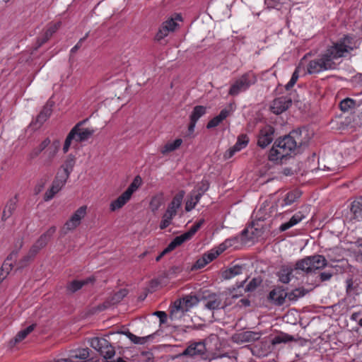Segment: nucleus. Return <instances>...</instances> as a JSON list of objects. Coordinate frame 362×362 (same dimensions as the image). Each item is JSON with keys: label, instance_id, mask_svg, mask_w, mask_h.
I'll return each instance as SVG.
<instances>
[{"label": "nucleus", "instance_id": "f257e3e1", "mask_svg": "<svg viewBox=\"0 0 362 362\" xmlns=\"http://www.w3.org/2000/svg\"><path fill=\"white\" fill-rule=\"evenodd\" d=\"M356 48V41L354 38L350 35H345L328 46L318 58L310 60L307 67L308 72L310 74H315L335 69L337 64L334 60L345 57L346 54Z\"/></svg>", "mask_w": 362, "mask_h": 362}, {"label": "nucleus", "instance_id": "f03ea898", "mask_svg": "<svg viewBox=\"0 0 362 362\" xmlns=\"http://www.w3.org/2000/svg\"><path fill=\"white\" fill-rule=\"evenodd\" d=\"M303 133L307 135L305 129L293 130L289 134L276 140L269 151V160L275 162L281 161L295 152L298 148L306 145L308 141L305 139V138H303Z\"/></svg>", "mask_w": 362, "mask_h": 362}, {"label": "nucleus", "instance_id": "7ed1b4c3", "mask_svg": "<svg viewBox=\"0 0 362 362\" xmlns=\"http://www.w3.org/2000/svg\"><path fill=\"white\" fill-rule=\"evenodd\" d=\"M327 265V260L321 255L305 257L296 262L295 269L300 270L306 274L322 269Z\"/></svg>", "mask_w": 362, "mask_h": 362}, {"label": "nucleus", "instance_id": "20e7f679", "mask_svg": "<svg viewBox=\"0 0 362 362\" xmlns=\"http://www.w3.org/2000/svg\"><path fill=\"white\" fill-rule=\"evenodd\" d=\"M257 82L255 74L251 71L247 72L238 78L231 85L228 94L233 96L247 90L252 85Z\"/></svg>", "mask_w": 362, "mask_h": 362}, {"label": "nucleus", "instance_id": "39448f33", "mask_svg": "<svg viewBox=\"0 0 362 362\" xmlns=\"http://www.w3.org/2000/svg\"><path fill=\"white\" fill-rule=\"evenodd\" d=\"M86 210V206H81L79 207L70 217V218L66 221L62 229V233L64 235H66L69 231H72L76 229L81 224V220L85 217Z\"/></svg>", "mask_w": 362, "mask_h": 362}, {"label": "nucleus", "instance_id": "423d86ee", "mask_svg": "<svg viewBox=\"0 0 362 362\" xmlns=\"http://www.w3.org/2000/svg\"><path fill=\"white\" fill-rule=\"evenodd\" d=\"M68 178V176L61 173V170H59L52 182L50 189L45 192L44 199L45 201L52 199L64 186Z\"/></svg>", "mask_w": 362, "mask_h": 362}, {"label": "nucleus", "instance_id": "0eeeda50", "mask_svg": "<svg viewBox=\"0 0 362 362\" xmlns=\"http://www.w3.org/2000/svg\"><path fill=\"white\" fill-rule=\"evenodd\" d=\"M90 351L88 348L70 350L68 358H60L53 362H88Z\"/></svg>", "mask_w": 362, "mask_h": 362}, {"label": "nucleus", "instance_id": "6e6552de", "mask_svg": "<svg viewBox=\"0 0 362 362\" xmlns=\"http://www.w3.org/2000/svg\"><path fill=\"white\" fill-rule=\"evenodd\" d=\"M55 232L56 227L52 226L45 233L42 234L30 247L31 253L33 255H37L41 249L47 245V243Z\"/></svg>", "mask_w": 362, "mask_h": 362}, {"label": "nucleus", "instance_id": "1a4fd4ad", "mask_svg": "<svg viewBox=\"0 0 362 362\" xmlns=\"http://www.w3.org/2000/svg\"><path fill=\"white\" fill-rule=\"evenodd\" d=\"M206 352V345L204 341L193 342L190 344L182 353V356L189 357L202 356Z\"/></svg>", "mask_w": 362, "mask_h": 362}, {"label": "nucleus", "instance_id": "9d476101", "mask_svg": "<svg viewBox=\"0 0 362 362\" xmlns=\"http://www.w3.org/2000/svg\"><path fill=\"white\" fill-rule=\"evenodd\" d=\"M274 129L272 126L262 128L259 134L257 145L264 148L270 144L274 139Z\"/></svg>", "mask_w": 362, "mask_h": 362}, {"label": "nucleus", "instance_id": "9b49d317", "mask_svg": "<svg viewBox=\"0 0 362 362\" xmlns=\"http://www.w3.org/2000/svg\"><path fill=\"white\" fill-rule=\"evenodd\" d=\"M175 20H181V16L178 14L176 15ZM177 25V23L175 22L174 18H170L163 23L160 28L156 34V40L159 41L163 39L170 32L174 31Z\"/></svg>", "mask_w": 362, "mask_h": 362}, {"label": "nucleus", "instance_id": "f8f14e48", "mask_svg": "<svg viewBox=\"0 0 362 362\" xmlns=\"http://www.w3.org/2000/svg\"><path fill=\"white\" fill-rule=\"evenodd\" d=\"M291 104L292 100L291 98L286 96L279 97L274 100L271 105V110L274 114L279 115L288 109Z\"/></svg>", "mask_w": 362, "mask_h": 362}, {"label": "nucleus", "instance_id": "ddd939ff", "mask_svg": "<svg viewBox=\"0 0 362 362\" xmlns=\"http://www.w3.org/2000/svg\"><path fill=\"white\" fill-rule=\"evenodd\" d=\"M127 293L128 291L127 289H120L119 291L116 292L112 296H110L103 303L98 305L96 310L102 311L107 309L112 305L119 303L127 295Z\"/></svg>", "mask_w": 362, "mask_h": 362}, {"label": "nucleus", "instance_id": "4468645a", "mask_svg": "<svg viewBox=\"0 0 362 362\" xmlns=\"http://www.w3.org/2000/svg\"><path fill=\"white\" fill-rule=\"evenodd\" d=\"M287 298V292L282 287H276L269 294V299L276 305H282Z\"/></svg>", "mask_w": 362, "mask_h": 362}, {"label": "nucleus", "instance_id": "2eb2a0df", "mask_svg": "<svg viewBox=\"0 0 362 362\" xmlns=\"http://www.w3.org/2000/svg\"><path fill=\"white\" fill-rule=\"evenodd\" d=\"M190 310V308L187 307L185 303L180 299L175 301L170 313V318L172 320L180 319L184 315Z\"/></svg>", "mask_w": 362, "mask_h": 362}, {"label": "nucleus", "instance_id": "dca6fc26", "mask_svg": "<svg viewBox=\"0 0 362 362\" xmlns=\"http://www.w3.org/2000/svg\"><path fill=\"white\" fill-rule=\"evenodd\" d=\"M52 106L53 103L50 101H48L45 105L39 115L37 116L35 121L33 122V124L35 126V128L41 127V125L50 117L52 112Z\"/></svg>", "mask_w": 362, "mask_h": 362}, {"label": "nucleus", "instance_id": "f3484780", "mask_svg": "<svg viewBox=\"0 0 362 362\" xmlns=\"http://www.w3.org/2000/svg\"><path fill=\"white\" fill-rule=\"evenodd\" d=\"M206 112V107L202 105H197L194 107L190 115V123L188 127V131L192 133L194 132L195 125L199 119Z\"/></svg>", "mask_w": 362, "mask_h": 362}, {"label": "nucleus", "instance_id": "a211bd4d", "mask_svg": "<svg viewBox=\"0 0 362 362\" xmlns=\"http://www.w3.org/2000/svg\"><path fill=\"white\" fill-rule=\"evenodd\" d=\"M18 202V198L17 194H16L14 197H13L12 198L9 199L7 201L2 211V221H6L8 218H10L12 216V214L16 209Z\"/></svg>", "mask_w": 362, "mask_h": 362}, {"label": "nucleus", "instance_id": "6ab92c4d", "mask_svg": "<svg viewBox=\"0 0 362 362\" xmlns=\"http://www.w3.org/2000/svg\"><path fill=\"white\" fill-rule=\"evenodd\" d=\"M60 26L61 22L49 24L44 34L41 37H39L37 39V42L38 44V47H40L43 44L47 42L52 36V35L58 30Z\"/></svg>", "mask_w": 362, "mask_h": 362}, {"label": "nucleus", "instance_id": "aec40b11", "mask_svg": "<svg viewBox=\"0 0 362 362\" xmlns=\"http://www.w3.org/2000/svg\"><path fill=\"white\" fill-rule=\"evenodd\" d=\"M248 142V136L246 134H240L238 136L235 144L227 151L226 156L227 158H231L235 152H238L246 147Z\"/></svg>", "mask_w": 362, "mask_h": 362}, {"label": "nucleus", "instance_id": "412c9836", "mask_svg": "<svg viewBox=\"0 0 362 362\" xmlns=\"http://www.w3.org/2000/svg\"><path fill=\"white\" fill-rule=\"evenodd\" d=\"M59 142L54 143V146L48 148L43 153L42 159V164L45 166H50L54 158L55 157L57 151Z\"/></svg>", "mask_w": 362, "mask_h": 362}, {"label": "nucleus", "instance_id": "4be33fe9", "mask_svg": "<svg viewBox=\"0 0 362 362\" xmlns=\"http://www.w3.org/2000/svg\"><path fill=\"white\" fill-rule=\"evenodd\" d=\"M204 306L207 309L213 310L223 308L226 305L222 303V300L216 294H212L209 296Z\"/></svg>", "mask_w": 362, "mask_h": 362}, {"label": "nucleus", "instance_id": "5701e85b", "mask_svg": "<svg viewBox=\"0 0 362 362\" xmlns=\"http://www.w3.org/2000/svg\"><path fill=\"white\" fill-rule=\"evenodd\" d=\"M92 281L90 278L85 280H74L67 283L66 286V291L67 294H73L80 290L83 286Z\"/></svg>", "mask_w": 362, "mask_h": 362}, {"label": "nucleus", "instance_id": "b1692460", "mask_svg": "<svg viewBox=\"0 0 362 362\" xmlns=\"http://www.w3.org/2000/svg\"><path fill=\"white\" fill-rule=\"evenodd\" d=\"M204 222L205 220L204 218L199 219L190 228L187 232L179 235L180 238L182 240L183 243L190 240L192 236L197 232V230L202 227Z\"/></svg>", "mask_w": 362, "mask_h": 362}, {"label": "nucleus", "instance_id": "393cba45", "mask_svg": "<svg viewBox=\"0 0 362 362\" xmlns=\"http://www.w3.org/2000/svg\"><path fill=\"white\" fill-rule=\"evenodd\" d=\"M75 141L76 142H83L88 140L95 132L93 129L78 127L76 130Z\"/></svg>", "mask_w": 362, "mask_h": 362}, {"label": "nucleus", "instance_id": "a878e982", "mask_svg": "<svg viewBox=\"0 0 362 362\" xmlns=\"http://www.w3.org/2000/svg\"><path fill=\"white\" fill-rule=\"evenodd\" d=\"M305 218L304 215L302 214V212L298 211L296 214H295L291 218L284 223H282L279 227V230L283 232L285 231L290 228L293 227V226L296 225L299 222H300L303 218Z\"/></svg>", "mask_w": 362, "mask_h": 362}, {"label": "nucleus", "instance_id": "bb28decb", "mask_svg": "<svg viewBox=\"0 0 362 362\" xmlns=\"http://www.w3.org/2000/svg\"><path fill=\"white\" fill-rule=\"evenodd\" d=\"M230 113V110L226 108L223 109L218 115L216 116L208 122L206 128L211 129L217 127L223 119H225L227 117L229 116Z\"/></svg>", "mask_w": 362, "mask_h": 362}, {"label": "nucleus", "instance_id": "cd10ccee", "mask_svg": "<svg viewBox=\"0 0 362 362\" xmlns=\"http://www.w3.org/2000/svg\"><path fill=\"white\" fill-rule=\"evenodd\" d=\"M130 197L124 192L115 200L112 201L110 205L111 211H115L121 209L130 199Z\"/></svg>", "mask_w": 362, "mask_h": 362}, {"label": "nucleus", "instance_id": "c85d7f7f", "mask_svg": "<svg viewBox=\"0 0 362 362\" xmlns=\"http://www.w3.org/2000/svg\"><path fill=\"white\" fill-rule=\"evenodd\" d=\"M50 139L49 138H46L44 139L37 146L34 148L30 153L28 154V157L30 160H32L37 158L46 148L50 144Z\"/></svg>", "mask_w": 362, "mask_h": 362}, {"label": "nucleus", "instance_id": "c756f323", "mask_svg": "<svg viewBox=\"0 0 362 362\" xmlns=\"http://www.w3.org/2000/svg\"><path fill=\"white\" fill-rule=\"evenodd\" d=\"M76 163V158L74 156L69 154L67 156L64 164L62 165L61 168L62 170H61V173L68 176L69 177V175L71 173L73 170V168L74 167Z\"/></svg>", "mask_w": 362, "mask_h": 362}, {"label": "nucleus", "instance_id": "7c9ffc66", "mask_svg": "<svg viewBox=\"0 0 362 362\" xmlns=\"http://www.w3.org/2000/svg\"><path fill=\"white\" fill-rule=\"evenodd\" d=\"M117 333L126 335L131 340V341L135 344H144L148 341V339L153 338V334H149L148 336L141 337L136 336L129 331H121L117 332Z\"/></svg>", "mask_w": 362, "mask_h": 362}, {"label": "nucleus", "instance_id": "2f4dec72", "mask_svg": "<svg viewBox=\"0 0 362 362\" xmlns=\"http://www.w3.org/2000/svg\"><path fill=\"white\" fill-rule=\"evenodd\" d=\"M293 269L289 266H282L277 275L279 281L284 284H288L291 281V276Z\"/></svg>", "mask_w": 362, "mask_h": 362}, {"label": "nucleus", "instance_id": "473e14b6", "mask_svg": "<svg viewBox=\"0 0 362 362\" xmlns=\"http://www.w3.org/2000/svg\"><path fill=\"white\" fill-rule=\"evenodd\" d=\"M351 211L354 219L358 221H362V197L352 202Z\"/></svg>", "mask_w": 362, "mask_h": 362}, {"label": "nucleus", "instance_id": "72a5a7b5", "mask_svg": "<svg viewBox=\"0 0 362 362\" xmlns=\"http://www.w3.org/2000/svg\"><path fill=\"white\" fill-rule=\"evenodd\" d=\"M98 352L102 356H103L104 358L107 360L111 359L115 354V348L107 339L106 344H103Z\"/></svg>", "mask_w": 362, "mask_h": 362}, {"label": "nucleus", "instance_id": "f704fd0d", "mask_svg": "<svg viewBox=\"0 0 362 362\" xmlns=\"http://www.w3.org/2000/svg\"><path fill=\"white\" fill-rule=\"evenodd\" d=\"M23 240L20 242L19 248L18 250H13L4 261L1 268L6 272V274H9L10 271L12 269L13 264L10 263L9 261H11L13 258H16L18 255L19 250L23 247Z\"/></svg>", "mask_w": 362, "mask_h": 362}, {"label": "nucleus", "instance_id": "c9c22d12", "mask_svg": "<svg viewBox=\"0 0 362 362\" xmlns=\"http://www.w3.org/2000/svg\"><path fill=\"white\" fill-rule=\"evenodd\" d=\"M238 338L243 342L255 341L260 338V334L252 331H246L239 334Z\"/></svg>", "mask_w": 362, "mask_h": 362}, {"label": "nucleus", "instance_id": "e433bc0d", "mask_svg": "<svg viewBox=\"0 0 362 362\" xmlns=\"http://www.w3.org/2000/svg\"><path fill=\"white\" fill-rule=\"evenodd\" d=\"M243 267L239 265H235L230 267L222 272V277L224 279H230L234 276L242 274Z\"/></svg>", "mask_w": 362, "mask_h": 362}, {"label": "nucleus", "instance_id": "4c0bfd02", "mask_svg": "<svg viewBox=\"0 0 362 362\" xmlns=\"http://www.w3.org/2000/svg\"><path fill=\"white\" fill-rule=\"evenodd\" d=\"M202 197H200V194H194L193 191L191 192L189 199L186 202L185 204V211H192L197 204L199 202Z\"/></svg>", "mask_w": 362, "mask_h": 362}, {"label": "nucleus", "instance_id": "58836bf2", "mask_svg": "<svg viewBox=\"0 0 362 362\" xmlns=\"http://www.w3.org/2000/svg\"><path fill=\"white\" fill-rule=\"evenodd\" d=\"M308 293V291L304 288H298L292 290L291 292H287V298L291 301H296L300 298L303 297Z\"/></svg>", "mask_w": 362, "mask_h": 362}, {"label": "nucleus", "instance_id": "ea45409f", "mask_svg": "<svg viewBox=\"0 0 362 362\" xmlns=\"http://www.w3.org/2000/svg\"><path fill=\"white\" fill-rule=\"evenodd\" d=\"M182 140L181 139H177L173 142L167 143L160 149V152L163 154H166L169 152L173 151L177 149L182 144Z\"/></svg>", "mask_w": 362, "mask_h": 362}, {"label": "nucleus", "instance_id": "a19ab883", "mask_svg": "<svg viewBox=\"0 0 362 362\" xmlns=\"http://www.w3.org/2000/svg\"><path fill=\"white\" fill-rule=\"evenodd\" d=\"M36 325L32 324L31 325L28 326L24 329L21 330L18 332V334L16 335V337L13 339L14 343H18L21 341H23L24 339L26 338V337L31 333L35 328Z\"/></svg>", "mask_w": 362, "mask_h": 362}, {"label": "nucleus", "instance_id": "79ce46f5", "mask_svg": "<svg viewBox=\"0 0 362 362\" xmlns=\"http://www.w3.org/2000/svg\"><path fill=\"white\" fill-rule=\"evenodd\" d=\"M294 340L295 339L293 336L281 332V334L275 336L272 339V344L273 345H276L281 343H287L288 341H292Z\"/></svg>", "mask_w": 362, "mask_h": 362}, {"label": "nucleus", "instance_id": "37998d69", "mask_svg": "<svg viewBox=\"0 0 362 362\" xmlns=\"http://www.w3.org/2000/svg\"><path fill=\"white\" fill-rule=\"evenodd\" d=\"M300 197V193L298 191H292L286 195L283 200L282 206H289L294 203Z\"/></svg>", "mask_w": 362, "mask_h": 362}, {"label": "nucleus", "instance_id": "c03bdc74", "mask_svg": "<svg viewBox=\"0 0 362 362\" xmlns=\"http://www.w3.org/2000/svg\"><path fill=\"white\" fill-rule=\"evenodd\" d=\"M175 216L176 214L165 211V212L162 216V220L159 226L161 230H163L168 227L171 224L172 220Z\"/></svg>", "mask_w": 362, "mask_h": 362}, {"label": "nucleus", "instance_id": "a18cd8bd", "mask_svg": "<svg viewBox=\"0 0 362 362\" xmlns=\"http://www.w3.org/2000/svg\"><path fill=\"white\" fill-rule=\"evenodd\" d=\"M356 102L349 98H345L340 102V109L343 112H348L355 107Z\"/></svg>", "mask_w": 362, "mask_h": 362}, {"label": "nucleus", "instance_id": "49530a36", "mask_svg": "<svg viewBox=\"0 0 362 362\" xmlns=\"http://www.w3.org/2000/svg\"><path fill=\"white\" fill-rule=\"evenodd\" d=\"M141 184V179L139 176H136L133 182L130 184L128 188L124 191V192L128 194L130 197L132 194L139 188V187Z\"/></svg>", "mask_w": 362, "mask_h": 362}, {"label": "nucleus", "instance_id": "de8ad7c7", "mask_svg": "<svg viewBox=\"0 0 362 362\" xmlns=\"http://www.w3.org/2000/svg\"><path fill=\"white\" fill-rule=\"evenodd\" d=\"M182 243V240L180 238L179 236H177L170 243L168 247L163 250L161 253L165 255Z\"/></svg>", "mask_w": 362, "mask_h": 362}, {"label": "nucleus", "instance_id": "09e8293b", "mask_svg": "<svg viewBox=\"0 0 362 362\" xmlns=\"http://www.w3.org/2000/svg\"><path fill=\"white\" fill-rule=\"evenodd\" d=\"M209 187V184L206 180H202L201 182L198 183L194 189L192 190L194 194H200V197L206 192Z\"/></svg>", "mask_w": 362, "mask_h": 362}, {"label": "nucleus", "instance_id": "8fccbe9b", "mask_svg": "<svg viewBox=\"0 0 362 362\" xmlns=\"http://www.w3.org/2000/svg\"><path fill=\"white\" fill-rule=\"evenodd\" d=\"M163 204L162 195L153 197L150 202V208L153 212L156 211Z\"/></svg>", "mask_w": 362, "mask_h": 362}, {"label": "nucleus", "instance_id": "3c124183", "mask_svg": "<svg viewBox=\"0 0 362 362\" xmlns=\"http://www.w3.org/2000/svg\"><path fill=\"white\" fill-rule=\"evenodd\" d=\"M75 136H76L75 129H71V130L68 134V135L65 139V141H64V147H63V151L64 153H66L69 151L70 145L71 144V141L73 140H75V138H74Z\"/></svg>", "mask_w": 362, "mask_h": 362}, {"label": "nucleus", "instance_id": "603ef678", "mask_svg": "<svg viewBox=\"0 0 362 362\" xmlns=\"http://www.w3.org/2000/svg\"><path fill=\"white\" fill-rule=\"evenodd\" d=\"M103 344H106V339L104 338L94 337L90 339V345L92 348L99 351Z\"/></svg>", "mask_w": 362, "mask_h": 362}, {"label": "nucleus", "instance_id": "864d4df0", "mask_svg": "<svg viewBox=\"0 0 362 362\" xmlns=\"http://www.w3.org/2000/svg\"><path fill=\"white\" fill-rule=\"evenodd\" d=\"M36 255H33L31 253V250L30 249L28 255H26L25 256H24L18 263V268H23L25 267H26L28 263L30 262V261L31 259H33L34 258V257Z\"/></svg>", "mask_w": 362, "mask_h": 362}, {"label": "nucleus", "instance_id": "5fc2aeb1", "mask_svg": "<svg viewBox=\"0 0 362 362\" xmlns=\"http://www.w3.org/2000/svg\"><path fill=\"white\" fill-rule=\"evenodd\" d=\"M182 301V303L187 305V307L192 308L196 304L198 303V299L195 296H187L186 297L180 299Z\"/></svg>", "mask_w": 362, "mask_h": 362}, {"label": "nucleus", "instance_id": "6e6d98bb", "mask_svg": "<svg viewBox=\"0 0 362 362\" xmlns=\"http://www.w3.org/2000/svg\"><path fill=\"white\" fill-rule=\"evenodd\" d=\"M299 75H298V69H296L294 72L292 74V76L288 81V83L285 86V88L286 90H290L296 83L297 80L298 79Z\"/></svg>", "mask_w": 362, "mask_h": 362}, {"label": "nucleus", "instance_id": "4d7b16f0", "mask_svg": "<svg viewBox=\"0 0 362 362\" xmlns=\"http://www.w3.org/2000/svg\"><path fill=\"white\" fill-rule=\"evenodd\" d=\"M208 264L207 260L202 256L201 258L197 259L194 264L192 266V269H199L204 267Z\"/></svg>", "mask_w": 362, "mask_h": 362}, {"label": "nucleus", "instance_id": "13d9d810", "mask_svg": "<svg viewBox=\"0 0 362 362\" xmlns=\"http://www.w3.org/2000/svg\"><path fill=\"white\" fill-rule=\"evenodd\" d=\"M255 231H256V233H255V231L253 230V226H250V227H248L247 228H245L243 231H242V236L243 238L244 237H246L247 239H252V237L249 235V234H251V235H257L258 233L257 229H255Z\"/></svg>", "mask_w": 362, "mask_h": 362}, {"label": "nucleus", "instance_id": "bf43d9fd", "mask_svg": "<svg viewBox=\"0 0 362 362\" xmlns=\"http://www.w3.org/2000/svg\"><path fill=\"white\" fill-rule=\"evenodd\" d=\"M185 194V192L184 190H180L177 194H175L172 202H175V204L181 206Z\"/></svg>", "mask_w": 362, "mask_h": 362}, {"label": "nucleus", "instance_id": "052dcab7", "mask_svg": "<svg viewBox=\"0 0 362 362\" xmlns=\"http://www.w3.org/2000/svg\"><path fill=\"white\" fill-rule=\"evenodd\" d=\"M153 315L159 318L160 324H165L167 322L168 316L164 311H156Z\"/></svg>", "mask_w": 362, "mask_h": 362}, {"label": "nucleus", "instance_id": "680f3d73", "mask_svg": "<svg viewBox=\"0 0 362 362\" xmlns=\"http://www.w3.org/2000/svg\"><path fill=\"white\" fill-rule=\"evenodd\" d=\"M332 276L333 272L329 271L321 272L319 275L321 281H329L332 277Z\"/></svg>", "mask_w": 362, "mask_h": 362}, {"label": "nucleus", "instance_id": "e2e57ef3", "mask_svg": "<svg viewBox=\"0 0 362 362\" xmlns=\"http://www.w3.org/2000/svg\"><path fill=\"white\" fill-rule=\"evenodd\" d=\"M219 254H220V252H218V251L214 252H211L209 253L203 255V256L207 260L208 263H209L211 261H213L214 259H216L219 255Z\"/></svg>", "mask_w": 362, "mask_h": 362}, {"label": "nucleus", "instance_id": "0e129e2a", "mask_svg": "<svg viewBox=\"0 0 362 362\" xmlns=\"http://www.w3.org/2000/svg\"><path fill=\"white\" fill-rule=\"evenodd\" d=\"M180 207L178 204H175V202H172L168 204L167 208V211H170L173 214H177V209Z\"/></svg>", "mask_w": 362, "mask_h": 362}, {"label": "nucleus", "instance_id": "69168bd1", "mask_svg": "<svg viewBox=\"0 0 362 362\" xmlns=\"http://www.w3.org/2000/svg\"><path fill=\"white\" fill-rule=\"evenodd\" d=\"M180 207L178 204H175V202H172L168 204L167 208V211H170L173 214H177V209Z\"/></svg>", "mask_w": 362, "mask_h": 362}, {"label": "nucleus", "instance_id": "338daca9", "mask_svg": "<svg viewBox=\"0 0 362 362\" xmlns=\"http://www.w3.org/2000/svg\"><path fill=\"white\" fill-rule=\"evenodd\" d=\"M257 283L256 279H252L246 286L245 291H252L255 290L257 287Z\"/></svg>", "mask_w": 362, "mask_h": 362}, {"label": "nucleus", "instance_id": "774afa93", "mask_svg": "<svg viewBox=\"0 0 362 362\" xmlns=\"http://www.w3.org/2000/svg\"><path fill=\"white\" fill-rule=\"evenodd\" d=\"M182 271L180 267H173L168 272V276L170 277L172 275L180 273Z\"/></svg>", "mask_w": 362, "mask_h": 362}]
</instances>
